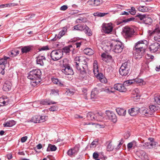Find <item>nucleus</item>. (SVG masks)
I'll return each instance as SVG.
<instances>
[{"label":"nucleus","mask_w":160,"mask_h":160,"mask_svg":"<svg viewBox=\"0 0 160 160\" xmlns=\"http://www.w3.org/2000/svg\"><path fill=\"white\" fill-rule=\"evenodd\" d=\"M147 44V41L144 40L139 41L136 44L133 50L136 59H140L142 57L145 52Z\"/></svg>","instance_id":"1"},{"label":"nucleus","mask_w":160,"mask_h":160,"mask_svg":"<svg viewBox=\"0 0 160 160\" xmlns=\"http://www.w3.org/2000/svg\"><path fill=\"white\" fill-rule=\"evenodd\" d=\"M77 70L80 73V79L83 80L87 79L88 77L87 72L88 70V65L86 61L83 62L82 64H76L75 66Z\"/></svg>","instance_id":"2"},{"label":"nucleus","mask_w":160,"mask_h":160,"mask_svg":"<svg viewBox=\"0 0 160 160\" xmlns=\"http://www.w3.org/2000/svg\"><path fill=\"white\" fill-rule=\"evenodd\" d=\"M110 44V49L115 53L121 52L124 48L123 44L118 41L112 40Z\"/></svg>","instance_id":"3"},{"label":"nucleus","mask_w":160,"mask_h":160,"mask_svg":"<svg viewBox=\"0 0 160 160\" xmlns=\"http://www.w3.org/2000/svg\"><path fill=\"white\" fill-rule=\"evenodd\" d=\"M131 66V64L129 61L123 63L119 70L120 74L122 76L128 75L130 72Z\"/></svg>","instance_id":"4"},{"label":"nucleus","mask_w":160,"mask_h":160,"mask_svg":"<svg viewBox=\"0 0 160 160\" xmlns=\"http://www.w3.org/2000/svg\"><path fill=\"white\" fill-rule=\"evenodd\" d=\"M41 74V72L40 69H33L30 72L28 76V78L30 79H40Z\"/></svg>","instance_id":"5"},{"label":"nucleus","mask_w":160,"mask_h":160,"mask_svg":"<svg viewBox=\"0 0 160 160\" xmlns=\"http://www.w3.org/2000/svg\"><path fill=\"white\" fill-rule=\"evenodd\" d=\"M63 56L62 52L60 50L52 51L50 53V57L54 61H58Z\"/></svg>","instance_id":"6"},{"label":"nucleus","mask_w":160,"mask_h":160,"mask_svg":"<svg viewBox=\"0 0 160 160\" xmlns=\"http://www.w3.org/2000/svg\"><path fill=\"white\" fill-rule=\"evenodd\" d=\"M113 29V27L111 23H103L102 25V32L105 33H111Z\"/></svg>","instance_id":"7"},{"label":"nucleus","mask_w":160,"mask_h":160,"mask_svg":"<svg viewBox=\"0 0 160 160\" xmlns=\"http://www.w3.org/2000/svg\"><path fill=\"white\" fill-rule=\"evenodd\" d=\"M93 70L95 76L100 80V73L99 72L98 62L96 60H95L94 62Z\"/></svg>","instance_id":"8"},{"label":"nucleus","mask_w":160,"mask_h":160,"mask_svg":"<svg viewBox=\"0 0 160 160\" xmlns=\"http://www.w3.org/2000/svg\"><path fill=\"white\" fill-rule=\"evenodd\" d=\"M108 119L113 122H116L117 120V117L115 114L112 112L107 110L105 113Z\"/></svg>","instance_id":"9"},{"label":"nucleus","mask_w":160,"mask_h":160,"mask_svg":"<svg viewBox=\"0 0 160 160\" xmlns=\"http://www.w3.org/2000/svg\"><path fill=\"white\" fill-rule=\"evenodd\" d=\"M149 49L152 52H156L160 50V45L157 42L152 44L149 46Z\"/></svg>","instance_id":"10"},{"label":"nucleus","mask_w":160,"mask_h":160,"mask_svg":"<svg viewBox=\"0 0 160 160\" xmlns=\"http://www.w3.org/2000/svg\"><path fill=\"white\" fill-rule=\"evenodd\" d=\"M132 98H133V100L135 102H137L141 96V94L138 89L135 88L132 91Z\"/></svg>","instance_id":"11"},{"label":"nucleus","mask_w":160,"mask_h":160,"mask_svg":"<svg viewBox=\"0 0 160 160\" xmlns=\"http://www.w3.org/2000/svg\"><path fill=\"white\" fill-rule=\"evenodd\" d=\"M101 56L103 61L107 63H110L112 62V57L108 54L107 52L103 53Z\"/></svg>","instance_id":"12"},{"label":"nucleus","mask_w":160,"mask_h":160,"mask_svg":"<svg viewBox=\"0 0 160 160\" xmlns=\"http://www.w3.org/2000/svg\"><path fill=\"white\" fill-rule=\"evenodd\" d=\"M62 71L66 75H72L73 74V71L69 65L67 67H62Z\"/></svg>","instance_id":"13"},{"label":"nucleus","mask_w":160,"mask_h":160,"mask_svg":"<svg viewBox=\"0 0 160 160\" xmlns=\"http://www.w3.org/2000/svg\"><path fill=\"white\" fill-rule=\"evenodd\" d=\"M124 85V84L120 83H116L114 85L113 88L117 90L120 92H124L126 91L127 89Z\"/></svg>","instance_id":"14"},{"label":"nucleus","mask_w":160,"mask_h":160,"mask_svg":"<svg viewBox=\"0 0 160 160\" xmlns=\"http://www.w3.org/2000/svg\"><path fill=\"white\" fill-rule=\"evenodd\" d=\"M86 60L87 59L86 58L82 56H77L74 59L75 61L74 65L75 66H76L77 63L78 64H82L83 62Z\"/></svg>","instance_id":"15"},{"label":"nucleus","mask_w":160,"mask_h":160,"mask_svg":"<svg viewBox=\"0 0 160 160\" xmlns=\"http://www.w3.org/2000/svg\"><path fill=\"white\" fill-rule=\"evenodd\" d=\"M123 31L127 38H128L132 37L134 33V30L129 28H125Z\"/></svg>","instance_id":"16"},{"label":"nucleus","mask_w":160,"mask_h":160,"mask_svg":"<svg viewBox=\"0 0 160 160\" xmlns=\"http://www.w3.org/2000/svg\"><path fill=\"white\" fill-rule=\"evenodd\" d=\"M110 42L106 40H104L101 43V47L103 50L108 51L110 50Z\"/></svg>","instance_id":"17"},{"label":"nucleus","mask_w":160,"mask_h":160,"mask_svg":"<svg viewBox=\"0 0 160 160\" xmlns=\"http://www.w3.org/2000/svg\"><path fill=\"white\" fill-rule=\"evenodd\" d=\"M141 20H142L146 23L150 22L152 21L151 18L145 14H139L137 16Z\"/></svg>","instance_id":"18"},{"label":"nucleus","mask_w":160,"mask_h":160,"mask_svg":"<svg viewBox=\"0 0 160 160\" xmlns=\"http://www.w3.org/2000/svg\"><path fill=\"white\" fill-rule=\"evenodd\" d=\"M46 60L45 57L43 56H39L37 58V63L40 66L44 65V62Z\"/></svg>","instance_id":"19"},{"label":"nucleus","mask_w":160,"mask_h":160,"mask_svg":"<svg viewBox=\"0 0 160 160\" xmlns=\"http://www.w3.org/2000/svg\"><path fill=\"white\" fill-rule=\"evenodd\" d=\"M139 109V112H140L142 114L146 116H149V115H151V112L146 108L142 107L140 109Z\"/></svg>","instance_id":"20"},{"label":"nucleus","mask_w":160,"mask_h":160,"mask_svg":"<svg viewBox=\"0 0 160 160\" xmlns=\"http://www.w3.org/2000/svg\"><path fill=\"white\" fill-rule=\"evenodd\" d=\"M139 109L137 108H132L128 110L129 114L131 116H134L137 115Z\"/></svg>","instance_id":"21"},{"label":"nucleus","mask_w":160,"mask_h":160,"mask_svg":"<svg viewBox=\"0 0 160 160\" xmlns=\"http://www.w3.org/2000/svg\"><path fill=\"white\" fill-rule=\"evenodd\" d=\"M12 84L9 81H7L4 83L3 89V90L7 92L9 91L11 88Z\"/></svg>","instance_id":"22"},{"label":"nucleus","mask_w":160,"mask_h":160,"mask_svg":"<svg viewBox=\"0 0 160 160\" xmlns=\"http://www.w3.org/2000/svg\"><path fill=\"white\" fill-rule=\"evenodd\" d=\"M79 148L78 146H76L73 149H70L67 152L68 154L70 156H71L73 154L78 152L79 151Z\"/></svg>","instance_id":"23"},{"label":"nucleus","mask_w":160,"mask_h":160,"mask_svg":"<svg viewBox=\"0 0 160 160\" xmlns=\"http://www.w3.org/2000/svg\"><path fill=\"white\" fill-rule=\"evenodd\" d=\"M40 104L43 105H46L52 104H55L56 102L53 101L49 99H46L40 101Z\"/></svg>","instance_id":"24"},{"label":"nucleus","mask_w":160,"mask_h":160,"mask_svg":"<svg viewBox=\"0 0 160 160\" xmlns=\"http://www.w3.org/2000/svg\"><path fill=\"white\" fill-rule=\"evenodd\" d=\"M99 92L96 88L93 89L91 93V99L97 98Z\"/></svg>","instance_id":"25"},{"label":"nucleus","mask_w":160,"mask_h":160,"mask_svg":"<svg viewBox=\"0 0 160 160\" xmlns=\"http://www.w3.org/2000/svg\"><path fill=\"white\" fill-rule=\"evenodd\" d=\"M68 27L67 26L63 27L62 30L59 32L57 36V38L60 39L62 37L65 33L67 32V31Z\"/></svg>","instance_id":"26"},{"label":"nucleus","mask_w":160,"mask_h":160,"mask_svg":"<svg viewBox=\"0 0 160 160\" xmlns=\"http://www.w3.org/2000/svg\"><path fill=\"white\" fill-rule=\"evenodd\" d=\"M32 49V47L30 46H25L22 47L21 52L22 53H27L30 52Z\"/></svg>","instance_id":"27"},{"label":"nucleus","mask_w":160,"mask_h":160,"mask_svg":"<svg viewBox=\"0 0 160 160\" xmlns=\"http://www.w3.org/2000/svg\"><path fill=\"white\" fill-rule=\"evenodd\" d=\"M116 111L120 116H124L126 114V111L123 108H118L116 109Z\"/></svg>","instance_id":"28"},{"label":"nucleus","mask_w":160,"mask_h":160,"mask_svg":"<svg viewBox=\"0 0 160 160\" xmlns=\"http://www.w3.org/2000/svg\"><path fill=\"white\" fill-rule=\"evenodd\" d=\"M19 51L17 49L12 50L9 52V55L10 57H12L16 56L19 54Z\"/></svg>","instance_id":"29"},{"label":"nucleus","mask_w":160,"mask_h":160,"mask_svg":"<svg viewBox=\"0 0 160 160\" xmlns=\"http://www.w3.org/2000/svg\"><path fill=\"white\" fill-rule=\"evenodd\" d=\"M15 122L14 120H11L7 121L5 123L3 124L4 127H11L15 125Z\"/></svg>","instance_id":"30"},{"label":"nucleus","mask_w":160,"mask_h":160,"mask_svg":"<svg viewBox=\"0 0 160 160\" xmlns=\"http://www.w3.org/2000/svg\"><path fill=\"white\" fill-rule=\"evenodd\" d=\"M52 81L54 83L60 86H64V84L63 82L60 81L57 78H52Z\"/></svg>","instance_id":"31"},{"label":"nucleus","mask_w":160,"mask_h":160,"mask_svg":"<svg viewBox=\"0 0 160 160\" xmlns=\"http://www.w3.org/2000/svg\"><path fill=\"white\" fill-rule=\"evenodd\" d=\"M60 63L61 65L62 66V67H65L69 65L68 64V60L66 58L61 60L60 61Z\"/></svg>","instance_id":"32"},{"label":"nucleus","mask_w":160,"mask_h":160,"mask_svg":"<svg viewBox=\"0 0 160 160\" xmlns=\"http://www.w3.org/2000/svg\"><path fill=\"white\" fill-rule=\"evenodd\" d=\"M7 98H0V106H3L8 104Z\"/></svg>","instance_id":"33"},{"label":"nucleus","mask_w":160,"mask_h":160,"mask_svg":"<svg viewBox=\"0 0 160 160\" xmlns=\"http://www.w3.org/2000/svg\"><path fill=\"white\" fill-rule=\"evenodd\" d=\"M71 48H72V46L71 45H69L68 46L65 47L63 48L61 51L63 53H65L66 54L68 53L70 51Z\"/></svg>","instance_id":"34"},{"label":"nucleus","mask_w":160,"mask_h":160,"mask_svg":"<svg viewBox=\"0 0 160 160\" xmlns=\"http://www.w3.org/2000/svg\"><path fill=\"white\" fill-rule=\"evenodd\" d=\"M84 53L87 55H91L93 54V51L91 48H87L84 49L83 51Z\"/></svg>","instance_id":"35"},{"label":"nucleus","mask_w":160,"mask_h":160,"mask_svg":"<svg viewBox=\"0 0 160 160\" xmlns=\"http://www.w3.org/2000/svg\"><path fill=\"white\" fill-rule=\"evenodd\" d=\"M87 119L88 120H95V115L92 112H89L87 114Z\"/></svg>","instance_id":"36"},{"label":"nucleus","mask_w":160,"mask_h":160,"mask_svg":"<svg viewBox=\"0 0 160 160\" xmlns=\"http://www.w3.org/2000/svg\"><path fill=\"white\" fill-rule=\"evenodd\" d=\"M9 58L7 57H4V58H1L0 59V65L2 66H4L5 67V65L7 63V60Z\"/></svg>","instance_id":"37"},{"label":"nucleus","mask_w":160,"mask_h":160,"mask_svg":"<svg viewBox=\"0 0 160 160\" xmlns=\"http://www.w3.org/2000/svg\"><path fill=\"white\" fill-rule=\"evenodd\" d=\"M30 82L31 85L33 87H35L40 82V79H32Z\"/></svg>","instance_id":"38"},{"label":"nucleus","mask_w":160,"mask_h":160,"mask_svg":"<svg viewBox=\"0 0 160 160\" xmlns=\"http://www.w3.org/2000/svg\"><path fill=\"white\" fill-rule=\"evenodd\" d=\"M112 88H107L106 87L105 88H101V91H104L107 93H113L114 91L112 90Z\"/></svg>","instance_id":"39"},{"label":"nucleus","mask_w":160,"mask_h":160,"mask_svg":"<svg viewBox=\"0 0 160 160\" xmlns=\"http://www.w3.org/2000/svg\"><path fill=\"white\" fill-rule=\"evenodd\" d=\"M137 145L136 141H133L132 142L129 143L127 145V147L128 149H130L132 148H134Z\"/></svg>","instance_id":"40"},{"label":"nucleus","mask_w":160,"mask_h":160,"mask_svg":"<svg viewBox=\"0 0 160 160\" xmlns=\"http://www.w3.org/2000/svg\"><path fill=\"white\" fill-rule=\"evenodd\" d=\"M138 9V11L142 12H148V8L146 6H139Z\"/></svg>","instance_id":"41"},{"label":"nucleus","mask_w":160,"mask_h":160,"mask_svg":"<svg viewBox=\"0 0 160 160\" xmlns=\"http://www.w3.org/2000/svg\"><path fill=\"white\" fill-rule=\"evenodd\" d=\"M40 116H35L32 119V122L34 123H40Z\"/></svg>","instance_id":"42"},{"label":"nucleus","mask_w":160,"mask_h":160,"mask_svg":"<svg viewBox=\"0 0 160 160\" xmlns=\"http://www.w3.org/2000/svg\"><path fill=\"white\" fill-rule=\"evenodd\" d=\"M57 149V147L55 145H52L51 144L49 145L47 149V151H55Z\"/></svg>","instance_id":"43"},{"label":"nucleus","mask_w":160,"mask_h":160,"mask_svg":"<svg viewBox=\"0 0 160 160\" xmlns=\"http://www.w3.org/2000/svg\"><path fill=\"white\" fill-rule=\"evenodd\" d=\"M149 108L150 110L149 111H150V112H151V115L153 112L158 110V108L154 105H150L149 106Z\"/></svg>","instance_id":"44"},{"label":"nucleus","mask_w":160,"mask_h":160,"mask_svg":"<svg viewBox=\"0 0 160 160\" xmlns=\"http://www.w3.org/2000/svg\"><path fill=\"white\" fill-rule=\"evenodd\" d=\"M107 79L104 76L103 74L101 73V82L105 84L107 83Z\"/></svg>","instance_id":"45"},{"label":"nucleus","mask_w":160,"mask_h":160,"mask_svg":"<svg viewBox=\"0 0 160 160\" xmlns=\"http://www.w3.org/2000/svg\"><path fill=\"white\" fill-rule=\"evenodd\" d=\"M134 83V79L129 80L125 81L124 82V85L126 86H128Z\"/></svg>","instance_id":"46"},{"label":"nucleus","mask_w":160,"mask_h":160,"mask_svg":"<svg viewBox=\"0 0 160 160\" xmlns=\"http://www.w3.org/2000/svg\"><path fill=\"white\" fill-rule=\"evenodd\" d=\"M84 32L88 36H91L92 34L91 30L87 26Z\"/></svg>","instance_id":"47"},{"label":"nucleus","mask_w":160,"mask_h":160,"mask_svg":"<svg viewBox=\"0 0 160 160\" xmlns=\"http://www.w3.org/2000/svg\"><path fill=\"white\" fill-rule=\"evenodd\" d=\"M87 26L86 25L84 24H79V31L84 30V31Z\"/></svg>","instance_id":"48"},{"label":"nucleus","mask_w":160,"mask_h":160,"mask_svg":"<svg viewBox=\"0 0 160 160\" xmlns=\"http://www.w3.org/2000/svg\"><path fill=\"white\" fill-rule=\"evenodd\" d=\"M74 92L70 89H67L65 94L68 96H72L74 94Z\"/></svg>","instance_id":"49"},{"label":"nucleus","mask_w":160,"mask_h":160,"mask_svg":"<svg viewBox=\"0 0 160 160\" xmlns=\"http://www.w3.org/2000/svg\"><path fill=\"white\" fill-rule=\"evenodd\" d=\"M128 12L132 15H135L136 13V10L134 7H132L131 8L130 10L128 9Z\"/></svg>","instance_id":"50"},{"label":"nucleus","mask_w":160,"mask_h":160,"mask_svg":"<svg viewBox=\"0 0 160 160\" xmlns=\"http://www.w3.org/2000/svg\"><path fill=\"white\" fill-rule=\"evenodd\" d=\"M154 99L155 101L158 104L160 105V96L157 95L155 96Z\"/></svg>","instance_id":"51"},{"label":"nucleus","mask_w":160,"mask_h":160,"mask_svg":"<svg viewBox=\"0 0 160 160\" xmlns=\"http://www.w3.org/2000/svg\"><path fill=\"white\" fill-rule=\"evenodd\" d=\"M114 148L113 146H112V144L110 143L108 145L107 147V150L108 151H112Z\"/></svg>","instance_id":"52"},{"label":"nucleus","mask_w":160,"mask_h":160,"mask_svg":"<svg viewBox=\"0 0 160 160\" xmlns=\"http://www.w3.org/2000/svg\"><path fill=\"white\" fill-rule=\"evenodd\" d=\"M40 104V101H35L32 104V106L34 107H38L39 106V105Z\"/></svg>","instance_id":"53"},{"label":"nucleus","mask_w":160,"mask_h":160,"mask_svg":"<svg viewBox=\"0 0 160 160\" xmlns=\"http://www.w3.org/2000/svg\"><path fill=\"white\" fill-rule=\"evenodd\" d=\"M5 66L4 65L1 66L0 65V73L2 75H4L5 73L4 69Z\"/></svg>","instance_id":"54"},{"label":"nucleus","mask_w":160,"mask_h":160,"mask_svg":"<svg viewBox=\"0 0 160 160\" xmlns=\"http://www.w3.org/2000/svg\"><path fill=\"white\" fill-rule=\"evenodd\" d=\"M134 83L136 82L137 83H142L143 82V80L141 79L136 78L134 79Z\"/></svg>","instance_id":"55"},{"label":"nucleus","mask_w":160,"mask_h":160,"mask_svg":"<svg viewBox=\"0 0 160 160\" xmlns=\"http://www.w3.org/2000/svg\"><path fill=\"white\" fill-rule=\"evenodd\" d=\"M160 33V29L159 28H156L151 33V34H153L155 33H156L157 34H158Z\"/></svg>","instance_id":"56"},{"label":"nucleus","mask_w":160,"mask_h":160,"mask_svg":"<svg viewBox=\"0 0 160 160\" xmlns=\"http://www.w3.org/2000/svg\"><path fill=\"white\" fill-rule=\"evenodd\" d=\"M98 144V141L96 140H94L92 142L91 144L90 147L92 148L95 147H96V145H97Z\"/></svg>","instance_id":"57"},{"label":"nucleus","mask_w":160,"mask_h":160,"mask_svg":"<svg viewBox=\"0 0 160 160\" xmlns=\"http://www.w3.org/2000/svg\"><path fill=\"white\" fill-rule=\"evenodd\" d=\"M49 49L48 47V46H43L38 49L39 51L47 50Z\"/></svg>","instance_id":"58"},{"label":"nucleus","mask_w":160,"mask_h":160,"mask_svg":"<svg viewBox=\"0 0 160 160\" xmlns=\"http://www.w3.org/2000/svg\"><path fill=\"white\" fill-rule=\"evenodd\" d=\"M142 156L144 157V158L146 160H148L149 159V158L147 154L143 151H142Z\"/></svg>","instance_id":"59"},{"label":"nucleus","mask_w":160,"mask_h":160,"mask_svg":"<svg viewBox=\"0 0 160 160\" xmlns=\"http://www.w3.org/2000/svg\"><path fill=\"white\" fill-rule=\"evenodd\" d=\"M157 142H150V146L149 147L151 148H154L156 147L157 145Z\"/></svg>","instance_id":"60"},{"label":"nucleus","mask_w":160,"mask_h":160,"mask_svg":"<svg viewBox=\"0 0 160 160\" xmlns=\"http://www.w3.org/2000/svg\"><path fill=\"white\" fill-rule=\"evenodd\" d=\"M58 109V108L57 106H53L49 108V110L51 111H56Z\"/></svg>","instance_id":"61"},{"label":"nucleus","mask_w":160,"mask_h":160,"mask_svg":"<svg viewBox=\"0 0 160 160\" xmlns=\"http://www.w3.org/2000/svg\"><path fill=\"white\" fill-rule=\"evenodd\" d=\"M40 123L43 122L45 121V116H40Z\"/></svg>","instance_id":"62"},{"label":"nucleus","mask_w":160,"mask_h":160,"mask_svg":"<svg viewBox=\"0 0 160 160\" xmlns=\"http://www.w3.org/2000/svg\"><path fill=\"white\" fill-rule=\"evenodd\" d=\"M135 19L134 18H128L126 19L123 20V22H128L131 21H133Z\"/></svg>","instance_id":"63"},{"label":"nucleus","mask_w":160,"mask_h":160,"mask_svg":"<svg viewBox=\"0 0 160 160\" xmlns=\"http://www.w3.org/2000/svg\"><path fill=\"white\" fill-rule=\"evenodd\" d=\"M95 1V0H90L88 1L87 3L88 5L93 6L94 5V2Z\"/></svg>","instance_id":"64"}]
</instances>
